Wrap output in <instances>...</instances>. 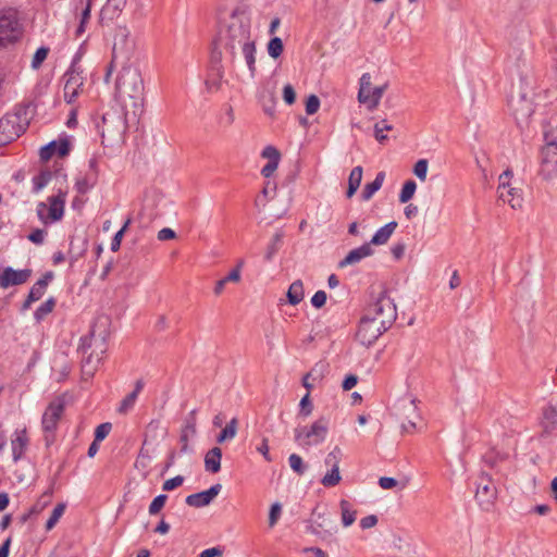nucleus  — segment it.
I'll return each instance as SVG.
<instances>
[{
    "instance_id": "1",
    "label": "nucleus",
    "mask_w": 557,
    "mask_h": 557,
    "mask_svg": "<svg viewBox=\"0 0 557 557\" xmlns=\"http://www.w3.org/2000/svg\"><path fill=\"white\" fill-rule=\"evenodd\" d=\"M223 54L231 63L245 61L251 76L256 73V45L251 39L249 21L233 13L220 27L213 41L212 62L219 64Z\"/></svg>"
},
{
    "instance_id": "2",
    "label": "nucleus",
    "mask_w": 557,
    "mask_h": 557,
    "mask_svg": "<svg viewBox=\"0 0 557 557\" xmlns=\"http://www.w3.org/2000/svg\"><path fill=\"white\" fill-rule=\"evenodd\" d=\"M115 99L124 107L137 108L144 99V81L138 69L124 66L115 83Z\"/></svg>"
},
{
    "instance_id": "3",
    "label": "nucleus",
    "mask_w": 557,
    "mask_h": 557,
    "mask_svg": "<svg viewBox=\"0 0 557 557\" xmlns=\"http://www.w3.org/2000/svg\"><path fill=\"white\" fill-rule=\"evenodd\" d=\"M82 348L84 354L82 373L84 377L89 379L95 374L107 351L106 335L103 332L97 335L96 327H92L89 336L83 339Z\"/></svg>"
},
{
    "instance_id": "4",
    "label": "nucleus",
    "mask_w": 557,
    "mask_h": 557,
    "mask_svg": "<svg viewBox=\"0 0 557 557\" xmlns=\"http://www.w3.org/2000/svg\"><path fill=\"white\" fill-rule=\"evenodd\" d=\"M127 128L125 113L119 110H111L101 116L97 123V129L102 138L103 145H114L123 140Z\"/></svg>"
},
{
    "instance_id": "5",
    "label": "nucleus",
    "mask_w": 557,
    "mask_h": 557,
    "mask_svg": "<svg viewBox=\"0 0 557 557\" xmlns=\"http://www.w3.org/2000/svg\"><path fill=\"white\" fill-rule=\"evenodd\" d=\"M329 433V420L324 417L315 420L311 425L298 426L295 429V441L302 448L322 444Z\"/></svg>"
},
{
    "instance_id": "6",
    "label": "nucleus",
    "mask_w": 557,
    "mask_h": 557,
    "mask_svg": "<svg viewBox=\"0 0 557 557\" xmlns=\"http://www.w3.org/2000/svg\"><path fill=\"white\" fill-rule=\"evenodd\" d=\"M129 35L131 33L126 26H117L115 28L112 47V61L106 75V81H108L109 76L111 75V69L113 64L120 63L124 65L129 61L135 47L134 41L129 38Z\"/></svg>"
},
{
    "instance_id": "7",
    "label": "nucleus",
    "mask_w": 557,
    "mask_h": 557,
    "mask_svg": "<svg viewBox=\"0 0 557 557\" xmlns=\"http://www.w3.org/2000/svg\"><path fill=\"white\" fill-rule=\"evenodd\" d=\"M366 314L391 327L397 318L396 305L384 292L367 308Z\"/></svg>"
},
{
    "instance_id": "8",
    "label": "nucleus",
    "mask_w": 557,
    "mask_h": 557,
    "mask_svg": "<svg viewBox=\"0 0 557 557\" xmlns=\"http://www.w3.org/2000/svg\"><path fill=\"white\" fill-rule=\"evenodd\" d=\"M65 408L63 398L58 397L52 400L42 414V430L45 432V442L49 446L54 441L53 432L57 430L58 422L60 421Z\"/></svg>"
},
{
    "instance_id": "9",
    "label": "nucleus",
    "mask_w": 557,
    "mask_h": 557,
    "mask_svg": "<svg viewBox=\"0 0 557 557\" xmlns=\"http://www.w3.org/2000/svg\"><path fill=\"white\" fill-rule=\"evenodd\" d=\"M307 532L319 536L322 540L332 537L337 532L335 521L325 512H320L318 507L313 508L311 517L306 521Z\"/></svg>"
},
{
    "instance_id": "10",
    "label": "nucleus",
    "mask_w": 557,
    "mask_h": 557,
    "mask_svg": "<svg viewBox=\"0 0 557 557\" xmlns=\"http://www.w3.org/2000/svg\"><path fill=\"white\" fill-rule=\"evenodd\" d=\"M387 87V83H384L381 86L372 87L371 75L369 73H364L360 77L358 100L361 103L368 104V109L372 111L379 106L380 100Z\"/></svg>"
},
{
    "instance_id": "11",
    "label": "nucleus",
    "mask_w": 557,
    "mask_h": 557,
    "mask_svg": "<svg viewBox=\"0 0 557 557\" xmlns=\"http://www.w3.org/2000/svg\"><path fill=\"white\" fill-rule=\"evenodd\" d=\"M22 35L21 24L16 13L4 11L0 13V47H7L20 39Z\"/></svg>"
},
{
    "instance_id": "12",
    "label": "nucleus",
    "mask_w": 557,
    "mask_h": 557,
    "mask_svg": "<svg viewBox=\"0 0 557 557\" xmlns=\"http://www.w3.org/2000/svg\"><path fill=\"white\" fill-rule=\"evenodd\" d=\"M389 327L364 314L359 323L357 339L364 346L372 345Z\"/></svg>"
},
{
    "instance_id": "13",
    "label": "nucleus",
    "mask_w": 557,
    "mask_h": 557,
    "mask_svg": "<svg viewBox=\"0 0 557 557\" xmlns=\"http://www.w3.org/2000/svg\"><path fill=\"white\" fill-rule=\"evenodd\" d=\"M541 165L539 174L544 181L557 177V144H546L541 152Z\"/></svg>"
},
{
    "instance_id": "14",
    "label": "nucleus",
    "mask_w": 557,
    "mask_h": 557,
    "mask_svg": "<svg viewBox=\"0 0 557 557\" xmlns=\"http://www.w3.org/2000/svg\"><path fill=\"white\" fill-rule=\"evenodd\" d=\"M24 132V127L20 124V116L16 114H7L0 119V146H4Z\"/></svg>"
},
{
    "instance_id": "15",
    "label": "nucleus",
    "mask_w": 557,
    "mask_h": 557,
    "mask_svg": "<svg viewBox=\"0 0 557 557\" xmlns=\"http://www.w3.org/2000/svg\"><path fill=\"white\" fill-rule=\"evenodd\" d=\"M396 414L400 421L403 432L411 433L416 430V420L420 418V414L414 399L401 401Z\"/></svg>"
},
{
    "instance_id": "16",
    "label": "nucleus",
    "mask_w": 557,
    "mask_h": 557,
    "mask_svg": "<svg viewBox=\"0 0 557 557\" xmlns=\"http://www.w3.org/2000/svg\"><path fill=\"white\" fill-rule=\"evenodd\" d=\"M497 496L496 486L492 483L491 478L487 474H482L480 476V481L476 486L475 499L479 505L488 509L490 506L494 503Z\"/></svg>"
},
{
    "instance_id": "17",
    "label": "nucleus",
    "mask_w": 557,
    "mask_h": 557,
    "mask_svg": "<svg viewBox=\"0 0 557 557\" xmlns=\"http://www.w3.org/2000/svg\"><path fill=\"white\" fill-rule=\"evenodd\" d=\"M63 81L64 100L67 103H73L82 90V87L84 85V78L81 75V73L71 70L64 74Z\"/></svg>"
},
{
    "instance_id": "18",
    "label": "nucleus",
    "mask_w": 557,
    "mask_h": 557,
    "mask_svg": "<svg viewBox=\"0 0 557 557\" xmlns=\"http://www.w3.org/2000/svg\"><path fill=\"white\" fill-rule=\"evenodd\" d=\"M32 273L33 271L30 269L15 270L11 267H7L0 274V287L7 289L10 286L22 285L29 280Z\"/></svg>"
},
{
    "instance_id": "19",
    "label": "nucleus",
    "mask_w": 557,
    "mask_h": 557,
    "mask_svg": "<svg viewBox=\"0 0 557 557\" xmlns=\"http://www.w3.org/2000/svg\"><path fill=\"white\" fill-rule=\"evenodd\" d=\"M221 490L222 485L220 483H216L207 491L188 495L185 498V503L194 508H201L208 506L219 495Z\"/></svg>"
},
{
    "instance_id": "20",
    "label": "nucleus",
    "mask_w": 557,
    "mask_h": 557,
    "mask_svg": "<svg viewBox=\"0 0 557 557\" xmlns=\"http://www.w3.org/2000/svg\"><path fill=\"white\" fill-rule=\"evenodd\" d=\"M373 255V249L370 244H363L358 248H355L348 252V255L338 262V268L343 269L348 265L356 264L360 262L362 259L370 257Z\"/></svg>"
},
{
    "instance_id": "21",
    "label": "nucleus",
    "mask_w": 557,
    "mask_h": 557,
    "mask_svg": "<svg viewBox=\"0 0 557 557\" xmlns=\"http://www.w3.org/2000/svg\"><path fill=\"white\" fill-rule=\"evenodd\" d=\"M66 191L59 189L55 196L48 198L49 201V218L51 221H59L64 213V205L66 200Z\"/></svg>"
},
{
    "instance_id": "22",
    "label": "nucleus",
    "mask_w": 557,
    "mask_h": 557,
    "mask_svg": "<svg viewBox=\"0 0 557 557\" xmlns=\"http://www.w3.org/2000/svg\"><path fill=\"white\" fill-rule=\"evenodd\" d=\"M261 156L269 160L268 163L262 168L261 174L264 177H270L278 166L281 153L275 147L267 146L263 149Z\"/></svg>"
},
{
    "instance_id": "23",
    "label": "nucleus",
    "mask_w": 557,
    "mask_h": 557,
    "mask_svg": "<svg viewBox=\"0 0 557 557\" xmlns=\"http://www.w3.org/2000/svg\"><path fill=\"white\" fill-rule=\"evenodd\" d=\"M28 446V436L26 430H16L11 440L12 456L14 461H18Z\"/></svg>"
},
{
    "instance_id": "24",
    "label": "nucleus",
    "mask_w": 557,
    "mask_h": 557,
    "mask_svg": "<svg viewBox=\"0 0 557 557\" xmlns=\"http://www.w3.org/2000/svg\"><path fill=\"white\" fill-rule=\"evenodd\" d=\"M498 197L504 202H507L512 209H521L523 205L522 190L515 187H506L498 189Z\"/></svg>"
},
{
    "instance_id": "25",
    "label": "nucleus",
    "mask_w": 557,
    "mask_h": 557,
    "mask_svg": "<svg viewBox=\"0 0 557 557\" xmlns=\"http://www.w3.org/2000/svg\"><path fill=\"white\" fill-rule=\"evenodd\" d=\"M125 4L126 0H108L101 10V23L103 24L106 20H113L115 16H119Z\"/></svg>"
},
{
    "instance_id": "26",
    "label": "nucleus",
    "mask_w": 557,
    "mask_h": 557,
    "mask_svg": "<svg viewBox=\"0 0 557 557\" xmlns=\"http://www.w3.org/2000/svg\"><path fill=\"white\" fill-rule=\"evenodd\" d=\"M222 449L213 447L205 456V468L208 472L216 473L221 469Z\"/></svg>"
},
{
    "instance_id": "27",
    "label": "nucleus",
    "mask_w": 557,
    "mask_h": 557,
    "mask_svg": "<svg viewBox=\"0 0 557 557\" xmlns=\"http://www.w3.org/2000/svg\"><path fill=\"white\" fill-rule=\"evenodd\" d=\"M542 426L548 434L557 430V407L548 405L543 409Z\"/></svg>"
},
{
    "instance_id": "28",
    "label": "nucleus",
    "mask_w": 557,
    "mask_h": 557,
    "mask_svg": "<svg viewBox=\"0 0 557 557\" xmlns=\"http://www.w3.org/2000/svg\"><path fill=\"white\" fill-rule=\"evenodd\" d=\"M396 227H397V222L392 221V222H388L387 224H385L384 226H382L381 228H379L375 232V234L372 236V238L369 243L370 246L386 244L388 242V239L391 238V236L393 235Z\"/></svg>"
},
{
    "instance_id": "29",
    "label": "nucleus",
    "mask_w": 557,
    "mask_h": 557,
    "mask_svg": "<svg viewBox=\"0 0 557 557\" xmlns=\"http://www.w3.org/2000/svg\"><path fill=\"white\" fill-rule=\"evenodd\" d=\"M195 410L190 412L191 419L188 420L183 428L180 436V442L182 444L181 451L188 453L189 451V437L196 434V421H195Z\"/></svg>"
},
{
    "instance_id": "30",
    "label": "nucleus",
    "mask_w": 557,
    "mask_h": 557,
    "mask_svg": "<svg viewBox=\"0 0 557 557\" xmlns=\"http://www.w3.org/2000/svg\"><path fill=\"white\" fill-rule=\"evenodd\" d=\"M362 174H363V169L360 165L355 166L351 170L349 177H348V188H347V193H346V196L348 198H351L358 190V188L361 184V181H362Z\"/></svg>"
},
{
    "instance_id": "31",
    "label": "nucleus",
    "mask_w": 557,
    "mask_h": 557,
    "mask_svg": "<svg viewBox=\"0 0 557 557\" xmlns=\"http://www.w3.org/2000/svg\"><path fill=\"white\" fill-rule=\"evenodd\" d=\"M384 180L385 173L379 172L373 182L366 184L361 193L362 200H370L372 196L382 187Z\"/></svg>"
},
{
    "instance_id": "32",
    "label": "nucleus",
    "mask_w": 557,
    "mask_h": 557,
    "mask_svg": "<svg viewBox=\"0 0 557 557\" xmlns=\"http://www.w3.org/2000/svg\"><path fill=\"white\" fill-rule=\"evenodd\" d=\"M304 284L300 280H296L287 290V300L292 306H296L304 299Z\"/></svg>"
},
{
    "instance_id": "33",
    "label": "nucleus",
    "mask_w": 557,
    "mask_h": 557,
    "mask_svg": "<svg viewBox=\"0 0 557 557\" xmlns=\"http://www.w3.org/2000/svg\"><path fill=\"white\" fill-rule=\"evenodd\" d=\"M238 431V419L232 418L225 425V428L216 436V443L222 444L225 441L233 440Z\"/></svg>"
},
{
    "instance_id": "34",
    "label": "nucleus",
    "mask_w": 557,
    "mask_h": 557,
    "mask_svg": "<svg viewBox=\"0 0 557 557\" xmlns=\"http://www.w3.org/2000/svg\"><path fill=\"white\" fill-rule=\"evenodd\" d=\"M339 507H341V516H342L343 525L344 527L351 525L356 521L357 511L355 509H352L351 504L346 499H342L339 502Z\"/></svg>"
},
{
    "instance_id": "35",
    "label": "nucleus",
    "mask_w": 557,
    "mask_h": 557,
    "mask_svg": "<svg viewBox=\"0 0 557 557\" xmlns=\"http://www.w3.org/2000/svg\"><path fill=\"white\" fill-rule=\"evenodd\" d=\"M97 181V173H86L84 177H81L76 181L75 188L77 193L84 195L96 185Z\"/></svg>"
},
{
    "instance_id": "36",
    "label": "nucleus",
    "mask_w": 557,
    "mask_h": 557,
    "mask_svg": "<svg viewBox=\"0 0 557 557\" xmlns=\"http://www.w3.org/2000/svg\"><path fill=\"white\" fill-rule=\"evenodd\" d=\"M283 237H284L283 231H277L273 235L270 244L267 247V251H265V255H264V259L267 261H271L273 259L274 255L278 251V249L281 247V244H282V240H283Z\"/></svg>"
},
{
    "instance_id": "37",
    "label": "nucleus",
    "mask_w": 557,
    "mask_h": 557,
    "mask_svg": "<svg viewBox=\"0 0 557 557\" xmlns=\"http://www.w3.org/2000/svg\"><path fill=\"white\" fill-rule=\"evenodd\" d=\"M342 481L339 467L331 468L330 471L321 479V484L325 487H334Z\"/></svg>"
},
{
    "instance_id": "38",
    "label": "nucleus",
    "mask_w": 557,
    "mask_h": 557,
    "mask_svg": "<svg viewBox=\"0 0 557 557\" xmlns=\"http://www.w3.org/2000/svg\"><path fill=\"white\" fill-rule=\"evenodd\" d=\"M65 508H66V505L64 503H60L53 508V510L46 523L47 531H50L54 528V525L58 523L60 518L63 516Z\"/></svg>"
},
{
    "instance_id": "39",
    "label": "nucleus",
    "mask_w": 557,
    "mask_h": 557,
    "mask_svg": "<svg viewBox=\"0 0 557 557\" xmlns=\"http://www.w3.org/2000/svg\"><path fill=\"white\" fill-rule=\"evenodd\" d=\"M417 189V184L412 180H408L403 185V188L399 194V202L407 203L414 195Z\"/></svg>"
},
{
    "instance_id": "40",
    "label": "nucleus",
    "mask_w": 557,
    "mask_h": 557,
    "mask_svg": "<svg viewBox=\"0 0 557 557\" xmlns=\"http://www.w3.org/2000/svg\"><path fill=\"white\" fill-rule=\"evenodd\" d=\"M54 306L55 300L52 297H50L44 304H41L34 313L36 321L39 322L42 319H45L50 312H52Z\"/></svg>"
},
{
    "instance_id": "41",
    "label": "nucleus",
    "mask_w": 557,
    "mask_h": 557,
    "mask_svg": "<svg viewBox=\"0 0 557 557\" xmlns=\"http://www.w3.org/2000/svg\"><path fill=\"white\" fill-rule=\"evenodd\" d=\"M393 125L388 124L386 120H382L374 125V137L379 143H384L387 136L384 134L386 131H392Z\"/></svg>"
},
{
    "instance_id": "42",
    "label": "nucleus",
    "mask_w": 557,
    "mask_h": 557,
    "mask_svg": "<svg viewBox=\"0 0 557 557\" xmlns=\"http://www.w3.org/2000/svg\"><path fill=\"white\" fill-rule=\"evenodd\" d=\"M284 46L280 37H273L268 44V53L271 58L277 59L283 52Z\"/></svg>"
},
{
    "instance_id": "43",
    "label": "nucleus",
    "mask_w": 557,
    "mask_h": 557,
    "mask_svg": "<svg viewBox=\"0 0 557 557\" xmlns=\"http://www.w3.org/2000/svg\"><path fill=\"white\" fill-rule=\"evenodd\" d=\"M342 449L338 446H335L325 457L324 463L331 468L339 467L342 460Z\"/></svg>"
},
{
    "instance_id": "44",
    "label": "nucleus",
    "mask_w": 557,
    "mask_h": 557,
    "mask_svg": "<svg viewBox=\"0 0 557 557\" xmlns=\"http://www.w3.org/2000/svg\"><path fill=\"white\" fill-rule=\"evenodd\" d=\"M429 170V162L426 159H420L413 165V174L421 181L425 182Z\"/></svg>"
},
{
    "instance_id": "45",
    "label": "nucleus",
    "mask_w": 557,
    "mask_h": 557,
    "mask_svg": "<svg viewBox=\"0 0 557 557\" xmlns=\"http://www.w3.org/2000/svg\"><path fill=\"white\" fill-rule=\"evenodd\" d=\"M51 172L50 171H42L39 173V175L35 176L33 178L34 183V190L37 193L41 190L51 180Z\"/></svg>"
},
{
    "instance_id": "46",
    "label": "nucleus",
    "mask_w": 557,
    "mask_h": 557,
    "mask_svg": "<svg viewBox=\"0 0 557 557\" xmlns=\"http://www.w3.org/2000/svg\"><path fill=\"white\" fill-rule=\"evenodd\" d=\"M44 295H45L44 290H41L37 286L33 285L26 300L24 301V304L22 306V310H27L33 302L39 300Z\"/></svg>"
},
{
    "instance_id": "47",
    "label": "nucleus",
    "mask_w": 557,
    "mask_h": 557,
    "mask_svg": "<svg viewBox=\"0 0 557 557\" xmlns=\"http://www.w3.org/2000/svg\"><path fill=\"white\" fill-rule=\"evenodd\" d=\"M136 393H129L120 404L117 408V412L121 414L127 413L133 407L135 406V403L137 400Z\"/></svg>"
},
{
    "instance_id": "48",
    "label": "nucleus",
    "mask_w": 557,
    "mask_h": 557,
    "mask_svg": "<svg viewBox=\"0 0 557 557\" xmlns=\"http://www.w3.org/2000/svg\"><path fill=\"white\" fill-rule=\"evenodd\" d=\"M52 498L51 492H45L37 503L30 508L35 515L40 513L50 503Z\"/></svg>"
},
{
    "instance_id": "49",
    "label": "nucleus",
    "mask_w": 557,
    "mask_h": 557,
    "mask_svg": "<svg viewBox=\"0 0 557 557\" xmlns=\"http://www.w3.org/2000/svg\"><path fill=\"white\" fill-rule=\"evenodd\" d=\"M289 467L295 471L297 474L301 475L306 471V466L304 465V461L301 457L297 454H292L288 457Z\"/></svg>"
},
{
    "instance_id": "50",
    "label": "nucleus",
    "mask_w": 557,
    "mask_h": 557,
    "mask_svg": "<svg viewBox=\"0 0 557 557\" xmlns=\"http://www.w3.org/2000/svg\"><path fill=\"white\" fill-rule=\"evenodd\" d=\"M166 499L168 495L165 494H160L157 497H154L149 505V513L151 516L159 513L161 509L164 507Z\"/></svg>"
},
{
    "instance_id": "51",
    "label": "nucleus",
    "mask_w": 557,
    "mask_h": 557,
    "mask_svg": "<svg viewBox=\"0 0 557 557\" xmlns=\"http://www.w3.org/2000/svg\"><path fill=\"white\" fill-rule=\"evenodd\" d=\"M48 53H49V48H47V47L38 48L33 57L32 67L34 70H38L41 66L42 62L46 60Z\"/></svg>"
},
{
    "instance_id": "52",
    "label": "nucleus",
    "mask_w": 557,
    "mask_h": 557,
    "mask_svg": "<svg viewBox=\"0 0 557 557\" xmlns=\"http://www.w3.org/2000/svg\"><path fill=\"white\" fill-rule=\"evenodd\" d=\"M131 223H132V218H128L125 221V223L122 226V228L119 232L115 233V235H114V237L112 238V242H111V250L112 251H117L120 249L123 234L125 233L127 227L131 225Z\"/></svg>"
},
{
    "instance_id": "53",
    "label": "nucleus",
    "mask_w": 557,
    "mask_h": 557,
    "mask_svg": "<svg viewBox=\"0 0 557 557\" xmlns=\"http://www.w3.org/2000/svg\"><path fill=\"white\" fill-rule=\"evenodd\" d=\"M111 429L112 424L109 422L99 424L95 430V442L103 441L109 435Z\"/></svg>"
},
{
    "instance_id": "54",
    "label": "nucleus",
    "mask_w": 557,
    "mask_h": 557,
    "mask_svg": "<svg viewBox=\"0 0 557 557\" xmlns=\"http://www.w3.org/2000/svg\"><path fill=\"white\" fill-rule=\"evenodd\" d=\"M281 512H282V506L280 503H274L271 508H270V512H269V527L270 528H273L280 517H281Z\"/></svg>"
},
{
    "instance_id": "55",
    "label": "nucleus",
    "mask_w": 557,
    "mask_h": 557,
    "mask_svg": "<svg viewBox=\"0 0 557 557\" xmlns=\"http://www.w3.org/2000/svg\"><path fill=\"white\" fill-rule=\"evenodd\" d=\"M326 370H327V364L323 361H320L314 364V367L308 372V374L313 380H320L324 376V373L326 372Z\"/></svg>"
},
{
    "instance_id": "56",
    "label": "nucleus",
    "mask_w": 557,
    "mask_h": 557,
    "mask_svg": "<svg viewBox=\"0 0 557 557\" xmlns=\"http://www.w3.org/2000/svg\"><path fill=\"white\" fill-rule=\"evenodd\" d=\"M320 108V99L315 95H310L306 101V112L312 115L318 112Z\"/></svg>"
},
{
    "instance_id": "57",
    "label": "nucleus",
    "mask_w": 557,
    "mask_h": 557,
    "mask_svg": "<svg viewBox=\"0 0 557 557\" xmlns=\"http://www.w3.org/2000/svg\"><path fill=\"white\" fill-rule=\"evenodd\" d=\"M57 141L53 140L40 149L39 156L42 161H48L55 152Z\"/></svg>"
},
{
    "instance_id": "58",
    "label": "nucleus",
    "mask_w": 557,
    "mask_h": 557,
    "mask_svg": "<svg viewBox=\"0 0 557 557\" xmlns=\"http://www.w3.org/2000/svg\"><path fill=\"white\" fill-rule=\"evenodd\" d=\"M313 406L310 401V393H307L300 400V414L308 417L312 413Z\"/></svg>"
},
{
    "instance_id": "59",
    "label": "nucleus",
    "mask_w": 557,
    "mask_h": 557,
    "mask_svg": "<svg viewBox=\"0 0 557 557\" xmlns=\"http://www.w3.org/2000/svg\"><path fill=\"white\" fill-rule=\"evenodd\" d=\"M218 72V78L214 79H207L206 81V87L209 91H218L221 89L222 85V71L220 67L216 69Z\"/></svg>"
},
{
    "instance_id": "60",
    "label": "nucleus",
    "mask_w": 557,
    "mask_h": 557,
    "mask_svg": "<svg viewBox=\"0 0 557 557\" xmlns=\"http://www.w3.org/2000/svg\"><path fill=\"white\" fill-rule=\"evenodd\" d=\"M183 482H184V476L176 475L172 479L166 480L162 485V490L165 492L172 491V490L181 486L183 484Z\"/></svg>"
},
{
    "instance_id": "61",
    "label": "nucleus",
    "mask_w": 557,
    "mask_h": 557,
    "mask_svg": "<svg viewBox=\"0 0 557 557\" xmlns=\"http://www.w3.org/2000/svg\"><path fill=\"white\" fill-rule=\"evenodd\" d=\"M283 99L284 101L292 106L296 101V91L290 84H286L283 88Z\"/></svg>"
},
{
    "instance_id": "62",
    "label": "nucleus",
    "mask_w": 557,
    "mask_h": 557,
    "mask_svg": "<svg viewBox=\"0 0 557 557\" xmlns=\"http://www.w3.org/2000/svg\"><path fill=\"white\" fill-rule=\"evenodd\" d=\"M513 173L510 169L505 170L498 177V189H505L510 186V180L512 178Z\"/></svg>"
},
{
    "instance_id": "63",
    "label": "nucleus",
    "mask_w": 557,
    "mask_h": 557,
    "mask_svg": "<svg viewBox=\"0 0 557 557\" xmlns=\"http://www.w3.org/2000/svg\"><path fill=\"white\" fill-rule=\"evenodd\" d=\"M326 302V293L324 290H318L311 298V304L315 308H322Z\"/></svg>"
},
{
    "instance_id": "64",
    "label": "nucleus",
    "mask_w": 557,
    "mask_h": 557,
    "mask_svg": "<svg viewBox=\"0 0 557 557\" xmlns=\"http://www.w3.org/2000/svg\"><path fill=\"white\" fill-rule=\"evenodd\" d=\"M55 152L60 157L67 156L69 152H70V143H69V140L67 139H60L59 141H57Z\"/></svg>"
}]
</instances>
